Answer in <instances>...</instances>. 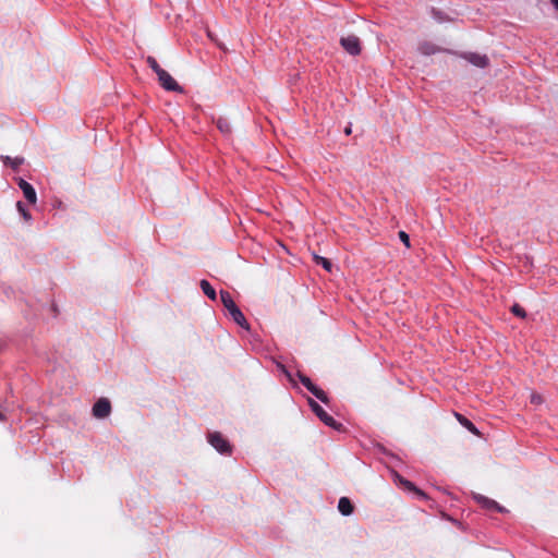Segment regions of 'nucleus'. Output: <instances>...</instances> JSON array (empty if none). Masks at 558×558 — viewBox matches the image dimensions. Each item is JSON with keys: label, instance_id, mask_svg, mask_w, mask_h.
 I'll list each match as a JSON object with an SVG mask.
<instances>
[{"label": "nucleus", "instance_id": "nucleus-1", "mask_svg": "<svg viewBox=\"0 0 558 558\" xmlns=\"http://www.w3.org/2000/svg\"><path fill=\"white\" fill-rule=\"evenodd\" d=\"M220 300L223 306L229 311V314L233 318V320L241 327L248 329L250 326L247 324L246 318L244 317L241 310L236 306L235 302L233 301L231 294L228 291L221 290L220 291Z\"/></svg>", "mask_w": 558, "mask_h": 558}, {"label": "nucleus", "instance_id": "nucleus-2", "mask_svg": "<svg viewBox=\"0 0 558 558\" xmlns=\"http://www.w3.org/2000/svg\"><path fill=\"white\" fill-rule=\"evenodd\" d=\"M340 46L351 56H359L362 51V44L356 35L348 34L340 38Z\"/></svg>", "mask_w": 558, "mask_h": 558}, {"label": "nucleus", "instance_id": "nucleus-3", "mask_svg": "<svg viewBox=\"0 0 558 558\" xmlns=\"http://www.w3.org/2000/svg\"><path fill=\"white\" fill-rule=\"evenodd\" d=\"M208 441L220 453H231V446L229 441L219 432L210 433L208 435Z\"/></svg>", "mask_w": 558, "mask_h": 558}, {"label": "nucleus", "instance_id": "nucleus-4", "mask_svg": "<svg viewBox=\"0 0 558 558\" xmlns=\"http://www.w3.org/2000/svg\"><path fill=\"white\" fill-rule=\"evenodd\" d=\"M310 405L313 412L323 421L326 425L339 429L341 424L338 423L331 415H329L317 402L310 400Z\"/></svg>", "mask_w": 558, "mask_h": 558}, {"label": "nucleus", "instance_id": "nucleus-5", "mask_svg": "<svg viewBox=\"0 0 558 558\" xmlns=\"http://www.w3.org/2000/svg\"><path fill=\"white\" fill-rule=\"evenodd\" d=\"M298 377L300 381L306 387L307 390H310L317 399H319L324 403H328V397L326 392L318 388L316 385L312 383V380L301 372H298Z\"/></svg>", "mask_w": 558, "mask_h": 558}, {"label": "nucleus", "instance_id": "nucleus-6", "mask_svg": "<svg viewBox=\"0 0 558 558\" xmlns=\"http://www.w3.org/2000/svg\"><path fill=\"white\" fill-rule=\"evenodd\" d=\"M158 81L159 84L166 89L170 92H179L182 93L183 88L177 83V81L166 71H159Z\"/></svg>", "mask_w": 558, "mask_h": 558}, {"label": "nucleus", "instance_id": "nucleus-7", "mask_svg": "<svg viewBox=\"0 0 558 558\" xmlns=\"http://www.w3.org/2000/svg\"><path fill=\"white\" fill-rule=\"evenodd\" d=\"M460 57L477 68L484 69L489 65V59L485 54H480L476 52H464L461 53Z\"/></svg>", "mask_w": 558, "mask_h": 558}, {"label": "nucleus", "instance_id": "nucleus-8", "mask_svg": "<svg viewBox=\"0 0 558 558\" xmlns=\"http://www.w3.org/2000/svg\"><path fill=\"white\" fill-rule=\"evenodd\" d=\"M111 412L110 401L106 398H100L93 407V415L97 418H105Z\"/></svg>", "mask_w": 558, "mask_h": 558}, {"label": "nucleus", "instance_id": "nucleus-9", "mask_svg": "<svg viewBox=\"0 0 558 558\" xmlns=\"http://www.w3.org/2000/svg\"><path fill=\"white\" fill-rule=\"evenodd\" d=\"M17 184L20 189L23 191L24 197L31 203L36 204L37 195L35 189L24 179L20 178L17 180Z\"/></svg>", "mask_w": 558, "mask_h": 558}, {"label": "nucleus", "instance_id": "nucleus-10", "mask_svg": "<svg viewBox=\"0 0 558 558\" xmlns=\"http://www.w3.org/2000/svg\"><path fill=\"white\" fill-rule=\"evenodd\" d=\"M476 501L485 509L487 510H496L499 512L504 511V508L499 506L495 500L489 499L485 496L477 495L475 496Z\"/></svg>", "mask_w": 558, "mask_h": 558}, {"label": "nucleus", "instance_id": "nucleus-11", "mask_svg": "<svg viewBox=\"0 0 558 558\" xmlns=\"http://www.w3.org/2000/svg\"><path fill=\"white\" fill-rule=\"evenodd\" d=\"M441 49L430 41H423L418 45V51L424 56H430L439 52Z\"/></svg>", "mask_w": 558, "mask_h": 558}, {"label": "nucleus", "instance_id": "nucleus-12", "mask_svg": "<svg viewBox=\"0 0 558 558\" xmlns=\"http://www.w3.org/2000/svg\"><path fill=\"white\" fill-rule=\"evenodd\" d=\"M215 123L218 128V130L225 134V135H230L231 132H232V126H231V123L229 121L228 118L226 117H218L216 120H215Z\"/></svg>", "mask_w": 558, "mask_h": 558}, {"label": "nucleus", "instance_id": "nucleus-13", "mask_svg": "<svg viewBox=\"0 0 558 558\" xmlns=\"http://www.w3.org/2000/svg\"><path fill=\"white\" fill-rule=\"evenodd\" d=\"M338 509L343 515H350L353 512L354 507L349 498L341 497L338 502Z\"/></svg>", "mask_w": 558, "mask_h": 558}, {"label": "nucleus", "instance_id": "nucleus-14", "mask_svg": "<svg viewBox=\"0 0 558 558\" xmlns=\"http://www.w3.org/2000/svg\"><path fill=\"white\" fill-rule=\"evenodd\" d=\"M454 416L457 417V420L459 421V423L464 426L468 430H470L472 434L474 435H480V432L478 429L475 427V425L470 421L468 420L465 416H463L462 414L458 413V412H454Z\"/></svg>", "mask_w": 558, "mask_h": 558}, {"label": "nucleus", "instance_id": "nucleus-15", "mask_svg": "<svg viewBox=\"0 0 558 558\" xmlns=\"http://www.w3.org/2000/svg\"><path fill=\"white\" fill-rule=\"evenodd\" d=\"M397 477H398V480H399V483H400V484H401L405 489H408V490H410V492H414L416 495H418V496H420V497H422V498H426L425 493H424V492H422L421 489L416 488V487H415V485H414L412 482H410V481H408V480H405V478H403V477H400L399 475H398Z\"/></svg>", "mask_w": 558, "mask_h": 558}, {"label": "nucleus", "instance_id": "nucleus-16", "mask_svg": "<svg viewBox=\"0 0 558 558\" xmlns=\"http://www.w3.org/2000/svg\"><path fill=\"white\" fill-rule=\"evenodd\" d=\"M397 477H398V480H399V483H400V484H401L405 489H408V490H410V492H414L416 495H418V496H420V497H422V498H426L425 493H424V492H422L421 489L416 488V487H415V485H414L412 482H410V481H408V480H405V478H403V477H400L399 475H398Z\"/></svg>", "mask_w": 558, "mask_h": 558}, {"label": "nucleus", "instance_id": "nucleus-17", "mask_svg": "<svg viewBox=\"0 0 558 558\" xmlns=\"http://www.w3.org/2000/svg\"><path fill=\"white\" fill-rule=\"evenodd\" d=\"M397 477H398V480H399V483H400V484H401L405 489H408V490H410V492H414L416 495H418V496H420V497H422V498H426L425 493H424V492H422L421 489L416 488V487H415V485H414L412 482H410V481H408V480H405V478H403V477H400L399 475H398Z\"/></svg>", "mask_w": 558, "mask_h": 558}, {"label": "nucleus", "instance_id": "nucleus-18", "mask_svg": "<svg viewBox=\"0 0 558 558\" xmlns=\"http://www.w3.org/2000/svg\"><path fill=\"white\" fill-rule=\"evenodd\" d=\"M397 477H398V480H399V483H400V484H401L405 489H408V490H410V492H414L416 495H418V496H420V497H422V498H426L425 493H424V492H422L421 489L416 488V487H415V485H414L412 482H410V481H408V480H405V478H403V477H400L399 475H398Z\"/></svg>", "mask_w": 558, "mask_h": 558}, {"label": "nucleus", "instance_id": "nucleus-19", "mask_svg": "<svg viewBox=\"0 0 558 558\" xmlns=\"http://www.w3.org/2000/svg\"><path fill=\"white\" fill-rule=\"evenodd\" d=\"M199 284H201V289L204 292V294H206L210 300L215 301L217 298V294H216L215 289L211 287V284L205 279H203Z\"/></svg>", "mask_w": 558, "mask_h": 558}, {"label": "nucleus", "instance_id": "nucleus-20", "mask_svg": "<svg viewBox=\"0 0 558 558\" xmlns=\"http://www.w3.org/2000/svg\"><path fill=\"white\" fill-rule=\"evenodd\" d=\"M314 259L317 264L322 265L327 271L331 270L332 264L328 258L314 255Z\"/></svg>", "mask_w": 558, "mask_h": 558}, {"label": "nucleus", "instance_id": "nucleus-21", "mask_svg": "<svg viewBox=\"0 0 558 558\" xmlns=\"http://www.w3.org/2000/svg\"><path fill=\"white\" fill-rule=\"evenodd\" d=\"M146 62L157 75L159 74V71L163 70L154 57H147Z\"/></svg>", "mask_w": 558, "mask_h": 558}, {"label": "nucleus", "instance_id": "nucleus-22", "mask_svg": "<svg viewBox=\"0 0 558 558\" xmlns=\"http://www.w3.org/2000/svg\"><path fill=\"white\" fill-rule=\"evenodd\" d=\"M511 312H512L515 316H518V317H521V318H525V317H526V312H525V310H524L522 306H520L519 304H513V305L511 306Z\"/></svg>", "mask_w": 558, "mask_h": 558}, {"label": "nucleus", "instance_id": "nucleus-23", "mask_svg": "<svg viewBox=\"0 0 558 558\" xmlns=\"http://www.w3.org/2000/svg\"><path fill=\"white\" fill-rule=\"evenodd\" d=\"M19 213L23 216V218L28 221L31 219V214L27 211L22 202H17L16 204Z\"/></svg>", "mask_w": 558, "mask_h": 558}, {"label": "nucleus", "instance_id": "nucleus-24", "mask_svg": "<svg viewBox=\"0 0 558 558\" xmlns=\"http://www.w3.org/2000/svg\"><path fill=\"white\" fill-rule=\"evenodd\" d=\"M399 238L404 243L407 247H410V236L404 231H399Z\"/></svg>", "mask_w": 558, "mask_h": 558}, {"label": "nucleus", "instance_id": "nucleus-25", "mask_svg": "<svg viewBox=\"0 0 558 558\" xmlns=\"http://www.w3.org/2000/svg\"><path fill=\"white\" fill-rule=\"evenodd\" d=\"M543 402V398L541 395L533 392L531 395V403L541 404Z\"/></svg>", "mask_w": 558, "mask_h": 558}, {"label": "nucleus", "instance_id": "nucleus-26", "mask_svg": "<svg viewBox=\"0 0 558 558\" xmlns=\"http://www.w3.org/2000/svg\"><path fill=\"white\" fill-rule=\"evenodd\" d=\"M433 14H434L435 19L438 22H442L444 21L442 15L440 14V12L433 10Z\"/></svg>", "mask_w": 558, "mask_h": 558}, {"label": "nucleus", "instance_id": "nucleus-27", "mask_svg": "<svg viewBox=\"0 0 558 558\" xmlns=\"http://www.w3.org/2000/svg\"><path fill=\"white\" fill-rule=\"evenodd\" d=\"M22 161H23L22 159H17V158H16L15 160H13V161L11 162V166H12L14 169H16V168L22 163Z\"/></svg>", "mask_w": 558, "mask_h": 558}, {"label": "nucleus", "instance_id": "nucleus-28", "mask_svg": "<svg viewBox=\"0 0 558 558\" xmlns=\"http://www.w3.org/2000/svg\"><path fill=\"white\" fill-rule=\"evenodd\" d=\"M556 10L558 11V0H550Z\"/></svg>", "mask_w": 558, "mask_h": 558}, {"label": "nucleus", "instance_id": "nucleus-29", "mask_svg": "<svg viewBox=\"0 0 558 558\" xmlns=\"http://www.w3.org/2000/svg\"><path fill=\"white\" fill-rule=\"evenodd\" d=\"M344 132H345V134H348V135H349V134L351 133V129H350V128H347Z\"/></svg>", "mask_w": 558, "mask_h": 558}, {"label": "nucleus", "instance_id": "nucleus-30", "mask_svg": "<svg viewBox=\"0 0 558 558\" xmlns=\"http://www.w3.org/2000/svg\"><path fill=\"white\" fill-rule=\"evenodd\" d=\"M0 420H2V414L0 413Z\"/></svg>", "mask_w": 558, "mask_h": 558}]
</instances>
